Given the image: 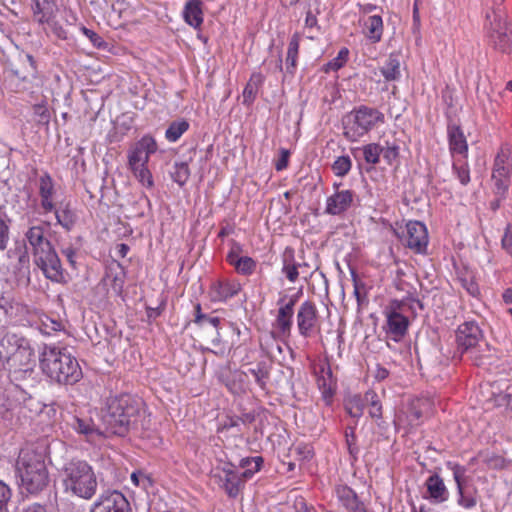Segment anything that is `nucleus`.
I'll return each mask as SVG.
<instances>
[{"label": "nucleus", "mask_w": 512, "mask_h": 512, "mask_svg": "<svg viewBox=\"0 0 512 512\" xmlns=\"http://www.w3.org/2000/svg\"><path fill=\"white\" fill-rule=\"evenodd\" d=\"M502 299L505 304H512V289L507 288L504 290L502 294Z\"/></svg>", "instance_id": "obj_64"}, {"label": "nucleus", "mask_w": 512, "mask_h": 512, "mask_svg": "<svg viewBox=\"0 0 512 512\" xmlns=\"http://www.w3.org/2000/svg\"><path fill=\"white\" fill-rule=\"evenodd\" d=\"M365 402L369 404V415L374 419H380L382 417V405L380 403L377 393L373 390H369L365 393Z\"/></svg>", "instance_id": "obj_40"}, {"label": "nucleus", "mask_w": 512, "mask_h": 512, "mask_svg": "<svg viewBox=\"0 0 512 512\" xmlns=\"http://www.w3.org/2000/svg\"><path fill=\"white\" fill-rule=\"evenodd\" d=\"M263 82L264 76L260 72L252 73L243 90L244 105L250 106L255 101L258 89L263 84Z\"/></svg>", "instance_id": "obj_32"}, {"label": "nucleus", "mask_w": 512, "mask_h": 512, "mask_svg": "<svg viewBox=\"0 0 512 512\" xmlns=\"http://www.w3.org/2000/svg\"><path fill=\"white\" fill-rule=\"evenodd\" d=\"M363 157L366 163L376 165L380 161L382 146L378 143H369L362 148Z\"/></svg>", "instance_id": "obj_41"}, {"label": "nucleus", "mask_w": 512, "mask_h": 512, "mask_svg": "<svg viewBox=\"0 0 512 512\" xmlns=\"http://www.w3.org/2000/svg\"><path fill=\"white\" fill-rule=\"evenodd\" d=\"M363 33L371 43H378L383 34V20L379 15L369 16L363 22Z\"/></svg>", "instance_id": "obj_29"}, {"label": "nucleus", "mask_w": 512, "mask_h": 512, "mask_svg": "<svg viewBox=\"0 0 512 512\" xmlns=\"http://www.w3.org/2000/svg\"><path fill=\"white\" fill-rule=\"evenodd\" d=\"M295 450L301 455L303 460H310L313 457V449L310 445H298Z\"/></svg>", "instance_id": "obj_54"}, {"label": "nucleus", "mask_w": 512, "mask_h": 512, "mask_svg": "<svg viewBox=\"0 0 512 512\" xmlns=\"http://www.w3.org/2000/svg\"><path fill=\"white\" fill-rule=\"evenodd\" d=\"M63 255L66 257L67 261L70 263L71 266H75V257L76 252L72 247H67L62 250Z\"/></svg>", "instance_id": "obj_58"}, {"label": "nucleus", "mask_w": 512, "mask_h": 512, "mask_svg": "<svg viewBox=\"0 0 512 512\" xmlns=\"http://www.w3.org/2000/svg\"><path fill=\"white\" fill-rule=\"evenodd\" d=\"M157 143L151 135H144L135 142L127 152L128 168L138 182L151 189L154 186V180L151 171L148 168L150 156L157 151Z\"/></svg>", "instance_id": "obj_6"}, {"label": "nucleus", "mask_w": 512, "mask_h": 512, "mask_svg": "<svg viewBox=\"0 0 512 512\" xmlns=\"http://www.w3.org/2000/svg\"><path fill=\"white\" fill-rule=\"evenodd\" d=\"M214 477L230 498H236L244 487V479L232 463L217 467Z\"/></svg>", "instance_id": "obj_12"}, {"label": "nucleus", "mask_w": 512, "mask_h": 512, "mask_svg": "<svg viewBox=\"0 0 512 512\" xmlns=\"http://www.w3.org/2000/svg\"><path fill=\"white\" fill-rule=\"evenodd\" d=\"M31 11L33 19L39 25L47 26L59 39H66V31L56 21L59 11L56 0H31Z\"/></svg>", "instance_id": "obj_11"}, {"label": "nucleus", "mask_w": 512, "mask_h": 512, "mask_svg": "<svg viewBox=\"0 0 512 512\" xmlns=\"http://www.w3.org/2000/svg\"><path fill=\"white\" fill-rule=\"evenodd\" d=\"M138 407L129 395L110 398L102 416L105 430L98 428L91 417L82 414H71L65 422L75 433L95 447H102L109 435L123 436L135 423Z\"/></svg>", "instance_id": "obj_1"}, {"label": "nucleus", "mask_w": 512, "mask_h": 512, "mask_svg": "<svg viewBox=\"0 0 512 512\" xmlns=\"http://www.w3.org/2000/svg\"><path fill=\"white\" fill-rule=\"evenodd\" d=\"M34 362V351L29 345H19L8 358V365L14 372H32Z\"/></svg>", "instance_id": "obj_19"}, {"label": "nucleus", "mask_w": 512, "mask_h": 512, "mask_svg": "<svg viewBox=\"0 0 512 512\" xmlns=\"http://www.w3.org/2000/svg\"><path fill=\"white\" fill-rule=\"evenodd\" d=\"M455 337L458 349L465 352L478 345L483 339V333L476 322L466 321L458 326Z\"/></svg>", "instance_id": "obj_15"}, {"label": "nucleus", "mask_w": 512, "mask_h": 512, "mask_svg": "<svg viewBox=\"0 0 512 512\" xmlns=\"http://www.w3.org/2000/svg\"><path fill=\"white\" fill-rule=\"evenodd\" d=\"M53 211L55 212L57 223L64 229L68 231L71 230L75 223V216L68 206H65L62 209H55Z\"/></svg>", "instance_id": "obj_42"}, {"label": "nucleus", "mask_w": 512, "mask_h": 512, "mask_svg": "<svg viewBox=\"0 0 512 512\" xmlns=\"http://www.w3.org/2000/svg\"><path fill=\"white\" fill-rule=\"evenodd\" d=\"M365 403V397L350 396L345 401V410L352 418L359 419L363 415Z\"/></svg>", "instance_id": "obj_37"}, {"label": "nucleus", "mask_w": 512, "mask_h": 512, "mask_svg": "<svg viewBox=\"0 0 512 512\" xmlns=\"http://www.w3.org/2000/svg\"><path fill=\"white\" fill-rule=\"evenodd\" d=\"M262 464L263 458L261 456L243 458L240 461V466L244 471L241 472L240 475L244 479V482L252 478L253 475L260 470Z\"/></svg>", "instance_id": "obj_35"}, {"label": "nucleus", "mask_w": 512, "mask_h": 512, "mask_svg": "<svg viewBox=\"0 0 512 512\" xmlns=\"http://www.w3.org/2000/svg\"><path fill=\"white\" fill-rule=\"evenodd\" d=\"M244 372H247V377L251 375L254 378L255 383L261 390H266L271 373V365L268 362L260 361Z\"/></svg>", "instance_id": "obj_30"}, {"label": "nucleus", "mask_w": 512, "mask_h": 512, "mask_svg": "<svg viewBox=\"0 0 512 512\" xmlns=\"http://www.w3.org/2000/svg\"><path fill=\"white\" fill-rule=\"evenodd\" d=\"M241 284L237 280H219L210 287V298L213 302H225L241 291Z\"/></svg>", "instance_id": "obj_20"}, {"label": "nucleus", "mask_w": 512, "mask_h": 512, "mask_svg": "<svg viewBox=\"0 0 512 512\" xmlns=\"http://www.w3.org/2000/svg\"><path fill=\"white\" fill-rule=\"evenodd\" d=\"M353 198L354 194L351 190L337 191L326 199L325 212L330 215H339L351 206Z\"/></svg>", "instance_id": "obj_23"}, {"label": "nucleus", "mask_w": 512, "mask_h": 512, "mask_svg": "<svg viewBox=\"0 0 512 512\" xmlns=\"http://www.w3.org/2000/svg\"><path fill=\"white\" fill-rule=\"evenodd\" d=\"M290 152L287 149L282 148L280 150L279 159L275 163V169L277 171H282L288 166Z\"/></svg>", "instance_id": "obj_53"}, {"label": "nucleus", "mask_w": 512, "mask_h": 512, "mask_svg": "<svg viewBox=\"0 0 512 512\" xmlns=\"http://www.w3.org/2000/svg\"><path fill=\"white\" fill-rule=\"evenodd\" d=\"M348 55V49L342 48L338 55L326 64V71H337L342 68L348 60Z\"/></svg>", "instance_id": "obj_46"}, {"label": "nucleus", "mask_w": 512, "mask_h": 512, "mask_svg": "<svg viewBox=\"0 0 512 512\" xmlns=\"http://www.w3.org/2000/svg\"><path fill=\"white\" fill-rule=\"evenodd\" d=\"M281 272L290 283H295L300 275V270L307 267V263H299L295 259V250L292 247H286L281 256Z\"/></svg>", "instance_id": "obj_22"}, {"label": "nucleus", "mask_w": 512, "mask_h": 512, "mask_svg": "<svg viewBox=\"0 0 512 512\" xmlns=\"http://www.w3.org/2000/svg\"><path fill=\"white\" fill-rule=\"evenodd\" d=\"M171 177L179 186H184L190 177V169L186 162H176L173 165Z\"/></svg>", "instance_id": "obj_39"}, {"label": "nucleus", "mask_w": 512, "mask_h": 512, "mask_svg": "<svg viewBox=\"0 0 512 512\" xmlns=\"http://www.w3.org/2000/svg\"><path fill=\"white\" fill-rule=\"evenodd\" d=\"M22 512H47L45 507L40 504H33L23 509Z\"/></svg>", "instance_id": "obj_63"}, {"label": "nucleus", "mask_w": 512, "mask_h": 512, "mask_svg": "<svg viewBox=\"0 0 512 512\" xmlns=\"http://www.w3.org/2000/svg\"><path fill=\"white\" fill-rule=\"evenodd\" d=\"M446 466L453 473V478L456 482L457 490H461V486H464L465 482L466 468L452 461L447 462Z\"/></svg>", "instance_id": "obj_45"}, {"label": "nucleus", "mask_w": 512, "mask_h": 512, "mask_svg": "<svg viewBox=\"0 0 512 512\" xmlns=\"http://www.w3.org/2000/svg\"><path fill=\"white\" fill-rule=\"evenodd\" d=\"M40 369L57 383L74 384L82 378L77 359L67 348L45 345L39 355Z\"/></svg>", "instance_id": "obj_2"}, {"label": "nucleus", "mask_w": 512, "mask_h": 512, "mask_svg": "<svg viewBox=\"0 0 512 512\" xmlns=\"http://www.w3.org/2000/svg\"><path fill=\"white\" fill-rule=\"evenodd\" d=\"M183 19L191 27L199 29L204 21L202 2L200 0H188L183 9Z\"/></svg>", "instance_id": "obj_27"}, {"label": "nucleus", "mask_w": 512, "mask_h": 512, "mask_svg": "<svg viewBox=\"0 0 512 512\" xmlns=\"http://www.w3.org/2000/svg\"><path fill=\"white\" fill-rule=\"evenodd\" d=\"M60 477L66 492L90 499L96 492L97 480L92 467L83 460L72 459L64 464Z\"/></svg>", "instance_id": "obj_4"}, {"label": "nucleus", "mask_w": 512, "mask_h": 512, "mask_svg": "<svg viewBox=\"0 0 512 512\" xmlns=\"http://www.w3.org/2000/svg\"><path fill=\"white\" fill-rule=\"evenodd\" d=\"M296 321L299 334L304 338L311 337L318 327L316 305L309 300L301 303L297 311Z\"/></svg>", "instance_id": "obj_14"}, {"label": "nucleus", "mask_w": 512, "mask_h": 512, "mask_svg": "<svg viewBox=\"0 0 512 512\" xmlns=\"http://www.w3.org/2000/svg\"><path fill=\"white\" fill-rule=\"evenodd\" d=\"M10 497V488L4 482L0 481V512H8L7 503Z\"/></svg>", "instance_id": "obj_49"}, {"label": "nucleus", "mask_w": 512, "mask_h": 512, "mask_svg": "<svg viewBox=\"0 0 512 512\" xmlns=\"http://www.w3.org/2000/svg\"><path fill=\"white\" fill-rule=\"evenodd\" d=\"M91 512H132L129 501L119 491L113 490L101 494L94 502Z\"/></svg>", "instance_id": "obj_13"}, {"label": "nucleus", "mask_w": 512, "mask_h": 512, "mask_svg": "<svg viewBox=\"0 0 512 512\" xmlns=\"http://www.w3.org/2000/svg\"><path fill=\"white\" fill-rule=\"evenodd\" d=\"M106 285L110 286L113 292L120 295L123 291L125 283V274L123 270L118 267L117 270L110 269L105 276Z\"/></svg>", "instance_id": "obj_36"}, {"label": "nucleus", "mask_w": 512, "mask_h": 512, "mask_svg": "<svg viewBox=\"0 0 512 512\" xmlns=\"http://www.w3.org/2000/svg\"><path fill=\"white\" fill-rule=\"evenodd\" d=\"M45 329H49L51 331H60L62 329V323L53 319L47 318L45 322H43Z\"/></svg>", "instance_id": "obj_57"}, {"label": "nucleus", "mask_w": 512, "mask_h": 512, "mask_svg": "<svg viewBox=\"0 0 512 512\" xmlns=\"http://www.w3.org/2000/svg\"><path fill=\"white\" fill-rule=\"evenodd\" d=\"M55 194L54 182L48 173H45L39 178V195L41 198V208L44 212H52L55 210L53 196Z\"/></svg>", "instance_id": "obj_25"}, {"label": "nucleus", "mask_w": 512, "mask_h": 512, "mask_svg": "<svg viewBox=\"0 0 512 512\" xmlns=\"http://www.w3.org/2000/svg\"><path fill=\"white\" fill-rule=\"evenodd\" d=\"M453 170L455 171L458 180L462 185H466L470 182V170L468 165H453Z\"/></svg>", "instance_id": "obj_50"}, {"label": "nucleus", "mask_w": 512, "mask_h": 512, "mask_svg": "<svg viewBox=\"0 0 512 512\" xmlns=\"http://www.w3.org/2000/svg\"><path fill=\"white\" fill-rule=\"evenodd\" d=\"M131 480L136 486L145 487L146 483H149V478L142 472H133L131 475Z\"/></svg>", "instance_id": "obj_55"}, {"label": "nucleus", "mask_w": 512, "mask_h": 512, "mask_svg": "<svg viewBox=\"0 0 512 512\" xmlns=\"http://www.w3.org/2000/svg\"><path fill=\"white\" fill-rule=\"evenodd\" d=\"M406 245L416 253L422 254L427 250L429 242L428 231L420 221H409L406 224Z\"/></svg>", "instance_id": "obj_17"}, {"label": "nucleus", "mask_w": 512, "mask_h": 512, "mask_svg": "<svg viewBox=\"0 0 512 512\" xmlns=\"http://www.w3.org/2000/svg\"><path fill=\"white\" fill-rule=\"evenodd\" d=\"M504 0H493L494 7L487 13L486 36L493 48L504 54H512V26L505 19L501 8Z\"/></svg>", "instance_id": "obj_8"}, {"label": "nucleus", "mask_w": 512, "mask_h": 512, "mask_svg": "<svg viewBox=\"0 0 512 512\" xmlns=\"http://www.w3.org/2000/svg\"><path fill=\"white\" fill-rule=\"evenodd\" d=\"M81 32L91 41L94 47L96 48H106L107 43L103 40L101 36H99L93 30L82 26L80 28Z\"/></svg>", "instance_id": "obj_48"}, {"label": "nucleus", "mask_w": 512, "mask_h": 512, "mask_svg": "<svg viewBox=\"0 0 512 512\" xmlns=\"http://www.w3.org/2000/svg\"><path fill=\"white\" fill-rule=\"evenodd\" d=\"M406 300H391L383 310L385 324L383 330L393 341L399 342L406 335L409 319L405 315Z\"/></svg>", "instance_id": "obj_10"}, {"label": "nucleus", "mask_w": 512, "mask_h": 512, "mask_svg": "<svg viewBox=\"0 0 512 512\" xmlns=\"http://www.w3.org/2000/svg\"><path fill=\"white\" fill-rule=\"evenodd\" d=\"M204 319H206V314L202 313L201 305L197 304L195 306V319H194V322H195V324H197L199 326H203L204 325Z\"/></svg>", "instance_id": "obj_59"}, {"label": "nucleus", "mask_w": 512, "mask_h": 512, "mask_svg": "<svg viewBox=\"0 0 512 512\" xmlns=\"http://www.w3.org/2000/svg\"><path fill=\"white\" fill-rule=\"evenodd\" d=\"M35 265L44 276L55 283H64L65 274L60 259L50 240L45 236L43 225L31 226L25 233Z\"/></svg>", "instance_id": "obj_3"}, {"label": "nucleus", "mask_w": 512, "mask_h": 512, "mask_svg": "<svg viewBox=\"0 0 512 512\" xmlns=\"http://www.w3.org/2000/svg\"><path fill=\"white\" fill-rule=\"evenodd\" d=\"M286 296L278 300V314L276 317V325L282 334L290 332L293 322L294 306L296 297L292 296L288 302H285Z\"/></svg>", "instance_id": "obj_21"}, {"label": "nucleus", "mask_w": 512, "mask_h": 512, "mask_svg": "<svg viewBox=\"0 0 512 512\" xmlns=\"http://www.w3.org/2000/svg\"><path fill=\"white\" fill-rule=\"evenodd\" d=\"M427 492L429 493V497L436 503H442L448 499L449 493L448 490L442 480V478L437 475H431L428 477L426 481Z\"/></svg>", "instance_id": "obj_28"}, {"label": "nucleus", "mask_w": 512, "mask_h": 512, "mask_svg": "<svg viewBox=\"0 0 512 512\" xmlns=\"http://www.w3.org/2000/svg\"><path fill=\"white\" fill-rule=\"evenodd\" d=\"M385 122L384 114L376 108L361 105L343 117V136L357 142L374 127Z\"/></svg>", "instance_id": "obj_7"}, {"label": "nucleus", "mask_w": 512, "mask_h": 512, "mask_svg": "<svg viewBox=\"0 0 512 512\" xmlns=\"http://www.w3.org/2000/svg\"><path fill=\"white\" fill-rule=\"evenodd\" d=\"M502 248L512 257V226L508 225L501 240Z\"/></svg>", "instance_id": "obj_52"}, {"label": "nucleus", "mask_w": 512, "mask_h": 512, "mask_svg": "<svg viewBox=\"0 0 512 512\" xmlns=\"http://www.w3.org/2000/svg\"><path fill=\"white\" fill-rule=\"evenodd\" d=\"M374 379L376 381H383L389 376V371L385 367L377 364L373 372Z\"/></svg>", "instance_id": "obj_56"}, {"label": "nucleus", "mask_w": 512, "mask_h": 512, "mask_svg": "<svg viewBox=\"0 0 512 512\" xmlns=\"http://www.w3.org/2000/svg\"><path fill=\"white\" fill-rule=\"evenodd\" d=\"M458 491V504L465 509H471L476 506L477 500L475 497V491L465 490L464 486H461V490Z\"/></svg>", "instance_id": "obj_44"}, {"label": "nucleus", "mask_w": 512, "mask_h": 512, "mask_svg": "<svg viewBox=\"0 0 512 512\" xmlns=\"http://www.w3.org/2000/svg\"><path fill=\"white\" fill-rule=\"evenodd\" d=\"M226 386L233 394L241 395L246 393L249 390L247 372L242 370L233 371L227 379Z\"/></svg>", "instance_id": "obj_31"}, {"label": "nucleus", "mask_w": 512, "mask_h": 512, "mask_svg": "<svg viewBox=\"0 0 512 512\" xmlns=\"http://www.w3.org/2000/svg\"><path fill=\"white\" fill-rule=\"evenodd\" d=\"M400 147L396 143L386 142L385 146H382V155L384 160L389 164H393L399 157Z\"/></svg>", "instance_id": "obj_47"}, {"label": "nucleus", "mask_w": 512, "mask_h": 512, "mask_svg": "<svg viewBox=\"0 0 512 512\" xmlns=\"http://www.w3.org/2000/svg\"><path fill=\"white\" fill-rule=\"evenodd\" d=\"M299 36L297 34H294L288 45L287 49V56H286V72L289 74H294L296 66H297V59H298V53H299Z\"/></svg>", "instance_id": "obj_33"}, {"label": "nucleus", "mask_w": 512, "mask_h": 512, "mask_svg": "<svg viewBox=\"0 0 512 512\" xmlns=\"http://www.w3.org/2000/svg\"><path fill=\"white\" fill-rule=\"evenodd\" d=\"M305 25L308 28H314L317 25V18L311 12H308L306 15Z\"/></svg>", "instance_id": "obj_60"}, {"label": "nucleus", "mask_w": 512, "mask_h": 512, "mask_svg": "<svg viewBox=\"0 0 512 512\" xmlns=\"http://www.w3.org/2000/svg\"><path fill=\"white\" fill-rule=\"evenodd\" d=\"M315 375L322 399L327 406H330L335 393V382L330 366L327 363L319 364L315 369Z\"/></svg>", "instance_id": "obj_18"}, {"label": "nucleus", "mask_w": 512, "mask_h": 512, "mask_svg": "<svg viewBox=\"0 0 512 512\" xmlns=\"http://www.w3.org/2000/svg\"><path fill=\"white\" fill-rule=\"evenodd\" d=\"M447 135L451 154L466 157L468 144L462 129L458 125L450 124L447 128Z\"/></svg>", "instance_id": "obj_24"}, {"label": "nucleus", "mask_w": 512, "mask_h": 512, "mask_svg": "<svg viewBox=\"0 0 512 512\" xmlns=\"http://www.w3.org/2000/svg\"><path fill=\"white\" fill-rule=\"evenodd\" d=\"M9 241V225L0 216V250H4Z\"/></svg>", "instance_id": "obj_51"}, {"label": "nucleus", "mask_w": 512, "mask_h": 512, "mask_svg": "<svg viewBox=\"0 0 512 512\" xmlns=\"http://www.w3.org/2000/svg\"><path fill=\"white\" fill-rule=\"evenodd\" d=\"M226 261L242 276L252 275L257 268V261L250 256L242 255V245L236 242L227 253Z\"/></svg>", "instance_id": "obj_16"}, {"label": "nucleus", "mask_w": 512, "mask_h": 512, "mask_svg": "<svg viewBox=\"0 0 512 512\" xmlns=\"http://www.w3.org/2000/svg\"><path fill=\"white\" fill-rule=\"evenodd\" d=\"M467 291H468V293L470 295L476 296L479 293V288H478L477 284L474 281L469 280L467 282Z\"/></svg>", "instance_id": "obj_62"}, {"label": "nucleus", "mask_w": 512, "mask_h": 512, "mask_svg": "<svg viewBox=\"0 0 512 512\" xmlns=\"http://www.w3.org/2000/svg\"><path fill=\"white\" fill-rule=\"evenodd\" d=\"M409 418V424L411 426L418 425V421L421 418V412L418 410H414L411 412V414L408 416Z\"/></svg>", "instance_id": "obj_61"}, {"label": "nucleus", "mask_w": 512, "mask_h": 512, "mask_svg": "<svg viewBox=\"0 0 512 512\" xmlns=\"http://www.w3.org/2000/svg\"><path fill=\"white\" fill-rule=\"evenodd\" d=\"M335 494L341 505L350 512H359L362 510V503L357 494L347 485H338L335 488Z\"/></svg>", "instance_id": "obj_26"}, {"label": "nucleus", "mask_w": 512, "mask_h": 512, "mask_svg": "<svg viewBox=\"0 0 512 512\" xmlns=\"http://www.w3.org/2000/svg\"><path fill=\"white\" fill-rule=\"evenodd\" d=\"M16 475L29 493H37L48 484V471L42 454L22 449L16 461Z\"/></svg>", "instance_id": "obj_5"}, {"label": "nucleus", "mask_w": 512, "mask_h": 512, "mask_svg": "<svg viewBox=\"0 0 512 512\" xmlns=\"http://www.w3.org/2000/svg\"><path fill=\"white\" fill-rule=\"evenodd\" d=\"M352 167V161L349 156L343 155L335 159L332 164V171L338 177H344L349 173Z\"/></svg>", "instance_id": "obj_43"}, {"label": "nucleus", "mask_w": 512, "mask_h": 512, "mask_svg": "<svg viewBox=\"0 0 512 512\" xmlns=\"http://www.w3.org/2000/svg\"><path fill=\"white\" fill-rule=\"evenodd\" d=\"M512 149L508 144L500 146L495 154L491 171L493 193L505 198L511 184Z\"/></svg>", "instance_id": "obj_9"}, {"label": "nucleus", "mask_w": 512, "mask_h": 512, "mask_svg": "<svg viewBox=\"0 0 512 512\" xmlns=\"http://www.w3.org/2000/svg\"><path fill=\"white\" fill-rule=\"evenodd\" d=\"M381 73L386 81H395L400 78V61L396 55L391 54L381 67Z\"/></svg>", "instance_id": "obj_34"}, {"label": "nucleus", "mask_w": 512, "mask_h": 512, "mask_svg": "<svg viewBox=\"0 0 512 512\" xmlns=\"http://www.w3.org/2000/svg\"><path fill=\"white\" fill-rule=\"evenodd\" d=\"M189 129V123L182 119L179 121L172 122L169 127L166 129L165 137L166 139L174 143L180 139V137Z\"/></svg>", "instance_id": "obj_38"}]
</instances>
